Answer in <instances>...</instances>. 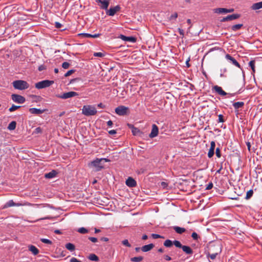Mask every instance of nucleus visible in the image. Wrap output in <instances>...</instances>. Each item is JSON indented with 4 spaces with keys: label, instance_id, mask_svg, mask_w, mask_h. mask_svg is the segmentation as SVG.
<instances>
[{
    "label": "nucleus",
    "instance_id": "nucleus-1",
    "mask_svg": "<svg viewBox=\"0 0 262 262\" xmlns=\"http://www.w3.org/2000/svg\"><path fill=\"white\" fill-rule=\"evenodd\" d=\"M208 256L211 259H214L216 256L221 253V248L219 244H212L209 247Z\"/></svg>",
    "mask_w": 262,
    "mask_h": 262
},
{
    "label": "nucleus",
    "instance_id": "nucleus-2",
    "mask_svg": "<svg viewBox=\"0 0 262 262\" xmlns=\"http://www.w3.org/2000/svg\"><path fill=\"white\" fill-rule=\"evenodd\" d=\"M110 160L106 158H96L90 163L91 166L95 168L96 171H100L103 168V163L109 162Z\"/></svg>",
    "mask_w": 262,
    "mask_h": 262
},
{
    "label": "nucleus",
    "instance_id": "nucleus-3",
    "mask_svg": "<svg viewBox=\"0 0 262 262\" xmlns=\"http://www.w3.org/2000/svg\"><path fill=\"white\" fill-rule=\"evenodd\" d=\"M95 107L91 105H84L82 109V113L86 116H94L97 114Z\"/></svg>",
    "mask_w": 262,
    "mask_h": 262
},
{
    "label": "nucleus",
    "instance_id": "nucleus-4",
    "mask_svg": "<svg viewBox=\"0 0 262 262\" xmlns=\"http://www.w3.org/2000/svg\"><path fill=\"white\" fill-rule=\"evenodd\" d=\"M13 87L17 90H24L29 88V83L24 80H17L12 83Z\"/></svg>",
    "mask_w": 262,
    "mask_h": 262
},
{
    "label": "nucleus",
    "instance_id": "nucleus-5",
    "mask_svg": "<svg viewBox=\"0 0 262 262\" xmlns=\"http://www.w3.org/2000/svg\"><path fill=\"white\" fill-rule=\"evenodd\" d=\"M53 83H54V81L53 80H44L36 83L35 86L37 89H41L49 87Z\"/></svg>",
    "mask_w": 262,
    "mask_h": 262
},
{
    "label": "nucleus",
    "instance_id": "nucleus-6",
    "mask_svg": "<svg viewBox=\"0 0 262 262\" xmlns=\"http://www.w3.org/2000/svg\"><path fill=\"white\" fill-rule=\"evenodd\" d=\"M115 113L119 116H125L129 113V108L124 105H120L115 108Z\"/></svg>",
    "mask_w": 262,
    "mask_h": 262
},
{
    "label": "nucleus",
    "instance_id": "nucleus-7",
    "mask_svg": "<svg viewBox=\"0 0 262 262\" xmlns=\"http://www.w3.org/2000/svg\"><path fill=\"white\" fill-rule=\"evenodd\" d=\"M78 95H79V94L77 93H76L75 92L71 91V92H69L67 93H64L62 95H58L56 96L59 98H61L63 99H67L68 98H71V97H75V96H77Z\"/></svg>",
    "mask_w": 262,
    "mask_h": 262
},
{
    "label": "nucleus",
    "instance_id": "nucleus-8",
    "mask_svg": "<svg viewBox=\"0 0 262 262\" xmlns=\"http://www.w3.org/2000/svg\"><path fill=\"white\" fill-rule=\"evenodd\" d=\"M11 98L14 102L19 104L24 103L26 101L24 97L18 94H12Z\"/></svg>",
    "mask_w": 262,
    "mask_h": 262
},
{
    "label": "nucleus",
    "instance_id": "nucleus-9",
    "mask_svg": "<svg viewBox=\"0 0 262 262\" xmlns=\"http://www.w3.org/2000/svg\"><path fill=\"white\" fill-rule=\"evenodd\" d=\"M96 2L100 5V7L102 9L107 10L110 4L109 0H96Z\"/></svg>",
    "mask_w": 262,
    "mask_h": 262
},
{
    "label": "nucleus",
    "instance_id": "nucleus-10",
    "mask_svg": "<svg viewBox=\"0 0 262 262\" xmlns=\"http://www.w3.org/2000/svg\"><path fill=\"white\" fill-rule=\"evenodd\" d=\"M159 133V128L158 127L156 124L152 125V129L151 133L149 135V137L150 138H153L157 137Z\"/></svg>",
    "mask_w": 262,
    "mask_h": 262
},
{
    "label": "nucleus",
    "instance_id": "nucleus-11",
    "mask_svg": "<svg viewBox=\"0 0 262 262\" xmlns=\"http://www.w3.org/2000/svg\"><path fill=\"white\" fill-rule=\"evenodd\" d=\"M25 204H22L21 203H15L13 202V200H9L8 202H7L3 207L2 209H6L8 207H12V206H20L24 205Z\"/></svg>",
    "mask_w": 262,
    "mask_h": 262
},
{
    "label": "nucleus",
    "instance_id": "nucleus-12",
    "mask_svg": "<svg viewBox=\"0 0 262 262\" xmlns=\"http://www.w3.org/2000/svg\"><path fill=\"white\" fill-rule=\"evenodd\" d=\"M120 10V7L117 5L114 7L111 8L106 11V14L109 16H114L115 13Z\"/></svg>",
    "mask_w": 262,
    "mask_h": 262
},
{
    "label": "nucleus",
    "instance_id": "nucleus-13",
    "mask_svg": "<svg viewBox=\"0 0 262 262\" xmlns=\"http://www.w3.org/2000/svg\"><path fill=\"white\" fill-rule=\"evenodd\" d=\"M118 38L125 41H129L132 42H135L137 40L136 37L133 36H126L124 35L121 34L119 36Z\"/></svg>",
    "mask_w": 262,
    "mask_h": 262
},
{
    "label": "nucleus",
    "instance_id": "nucleus-14",
    "mask_svg": "<svg viewBox=\"0 0 262 262\" xmlns=\"http://www.w3.org/2000/svg\"><path fill=\"white\" fill-rule=\"evenodd\" d=\"M212 89L214 90L217 94L221 96H225L226 95H231L230 94H228L225 92L221 86L215 85L213 87Z\"/></svg>",
    "mask_w": 262,
    "mask_h": 262
},
{
    "label": "nucleus",
    "instance_id": "nucleus-15",
    "mask_svg": "<svg viewBox=\"0 0 262 262\" xmlns=\"http://www.w3.org/2000/svg\"><path fill=\"white\" fill-rule=\"evenodd\" d=\"M215 146V143L214 141H212L210 143V147L208 152V157L209 158H211L213 157L214 154V149Z\"/></svg>",
    "mask_w": 262,
    "mask_h": 262
},
{
    "label": "nucleus",
    "instance_id": "nucleus-16",
    "mask_svg": "<svg viewBox=\"0 0 262 262\" xmlns=\"http://www.w3.org/2000/svg\"><path fill=\"white\" fill-rule=\"evenodd\" d=\"M126 185L129 187H134L137 185L136 181L132 178L129 177L126 180Z\"/></svg>",
    "mask_w": 262,
    "mask_h": 262
},
{
    "label": "nucleus",
    "instance_id": "nucleus-17",
    "mask_svg": "<svg viewBox=\"0 0 262 262\" xmlns=\"http://www.w3.org/2000/svg\"><path fill=\"white\" fill-rule=\"evenodd\" d=\"M128 126L132 129V132L134 136L139 135V134H142V132L137 127H135L133 125L128 124Z\"/></svg>",
    "mask_w": 262,
    "mask_h": 262
},
{
    "label": "nucleus",
    "instance_id": "nucleus-18",
    "mask_svg": "<svg viewBox=\"0 0 262 262\" xmlns=\"http://www.w3.org/2000/svg\"><path fill=\"white\" fill-rule=\"evenodd\" d=\"M226 58L227 59L230 60L232 63L233 64H234V66L238 68H240V64H239V63L235 60L234 58H233L230 55L227 54L226 55Z\"/></svg>",
    "mask_w": 262,
    "mask_h": 262
},
{
    "label": "nucleus",
    "instance_id": "nucleus-19",
    "mask_svg": "<svg viewBox=\"0 0 262 262\" xmlns=\"http://www.w3.org/2000/svg\"><path fill=\"white\" fill-rule=\"evenodd\" d=\"M100 34H91L89 33H80L78 34L79 36H81L82 37H85V38H97L98 37H99L100 36Z\"/></svg>",
    "mask_w": 262,
    "mask_h": 262
},
{
    "label": "nucleus",
    "instance_id": "nucleus-20",
    "mask_svg": "<svg viewBox=\"0 0 262 262\" xmlns=\"http://www.w3.org/2000/svg\"><path fill=\"white\" fill-rule=\"evenodd\" d=\"M154 245L153 244H149L148 245H144L141 248V250L144 252H148L150 251L154 247Z\"/></svg>",
    "mask_w": 262,
    "mask_h": 262
},
{
    "label": "nucleus",
    "instance_id": "nucleus-21",
    "mask_svg": "<svg viewBox=\"0 0 262 262\" xmlns=\"http://www.w3.org/2000/svg\"><path fill=\"white\" fill-rule=\"evenodd\" d=\"M44 110H40L36 108H30L29 112L32 114L39 115L42 114L44 112Z\"/></svg>",
    "mask_w": 262,
    "mask_h": 262
},
{
    "label": "nucleus",
    "instance_id": "nucleus-22",
    "mask_svg": "<svg viewBox=\"0 0 262 262\" xmlns=\"http://www.w3.org/2000/svg\"><path fill=\"white\" fill-rule=\"evenodd\" d=\"M181 249L187 254L191 255L193 253V250L189 246L183 245Z\"/></svg>",
    "mask_w": 262,
    "mask_h": 262
},
{
    "label": "nucleus",
    "instance_id": "nucleus-23",
    "mask_svg": "<svg viewBox=\"0 0 262 262\" xmlns=\"http://www.w3.org/2000/svg\"><path fill=\"white\" fill-rule=\"evenodd\" d=\"M57 172L55 170H52L51 171L45 174V177L46 179H52L56 177Z\"/></svg>",
    "mask_w": 262,
    "mask_h": 262
},
{
    "label": "nucleus",
    "instance_id": "nucleus-24",
    "mask_svg": "<svg viewBox=\"0 0 262 262\" xmlns=\"http://www.w3.org/2000/svg\"><path fill=\"white\" fill-rule=\"evenodd\" d=\"M262 8V1L258 3H254L251 6V9L253 10H257Z\"/></svg>",
    "mask_w": 262,
    "mask_h": 262
},
{
    "label": "nucleus",
    "instance_id": "nucleus-25",
    "mask_svg": "<svg viewBox=\"0 0 262 262\" xmlns=\"http://www.w3.org/2000/svg\"><path fill=\"white\" fill-rule=\"evenodd\" d=\"M244 105V102H236L233 103V106L235 110L242 108Z\"/></svg>",
    "mask_w": 262,
    "mask_h": 262
},
{
    "label": "nucleus",
    "instance_id": "nucleus-26",
    "mask_svg": "<svg viewBox=\"0 0 262 262\" xmlns=\"http://www.w3.org/2000/svg\"><path fill=\"white\" fill-rule=\"evenodd\" d=\"M214 13H227V9L223 8H216L213 10Z\"/></svg>",
    "mask_w": 262,
    "mask_h": 262
},
{
    "label": "nucleus",
    "instance_id": "nucleus-27",
    "mask_svg": "<svg viewBox=\"0 0 262 262\" xmlns=\"http://www.w3.org/2000/svg\"><path fill=\"white\" fill-rule=\"evenodd\" d=\"M173 229L177 233L179 234H182L186 231V229L184 228H182L178 226L173 227Z\"/></svg>",
    "mask_w": 262,
    "mask_h": 262
},
{
    "label": "nucleus",
    "instance_id": "nucleus-28",
    "mask_svg": "<svg viewBox=\"0 0 262 262\" xmlns=\"http://www.w3.org/2000/svg\"><path fill=\"white\" fill-rule=\"evenodd\" d=\"M29 250L34 255H37L39 253L37 248L33 245H31L29 247Z\"/></svg>",
    "mask_w": 262,
    "mask_h": 262
},
{
    "label": "nucleus",
    "instance_id": "nucleus-29",
    "mask_svg": "<svg viewBox=\"0 0 262 262\" xmlns=\"http://www.w3.org/2000/svg\"><path fill=\"white\" fill-rule=\"evenodd\" d=\"M228 21L238 19L240 17L241 15L238 14H233L232 15H228Z\"/></svg>",
    "mask_w": 262,
    "mask_h": 262
},
{
    "label": "nucleus",
    "instance_id": "nucleus-30",
    "mask_svg": "<svg viewBox=\"0 0 262 262\" xmlns=\"http://www.w3.org/2000/svg\"><path fill=\"white\" fill-rule=\"evenodd\" d=\"M16 126V122L15 121H13L9 124L7 128L10 130H13L15 129Z\"/></svg>",
    "mask_w": 262,
    "mask_h": 262
},
{
    "label": "nucleus",
    "instance_id": "nucleus-31",
    "mask_svg": "<svg viewBox=\"0 0 262 262\" xmlns=\"http://www.w3.org/2000/svg\"><path fill=\"white\" fill-rule=\"evenodd\" d=\"M66 248L71 251H73L75 249V246L74 245L70 243H67L66 245Z\"/></svg>",
    "mask_w": 262,
    "mask_h": 262
},
{
    "label": "nucleus",
    "instance_id": "nucleus-32",
    "mask_svg": "<svg viewBox=\"0 0 262 262\" xmlns=\"http://www.w3.org/2000/svg\"><path fill=\"white\" fill-rule=\"evenodd\" d=\"M164 246L166 247H171L173 245V242L170 239H166L163 244Z\"/></svg>",
    "mask_w": 262,
    "mask_h": 262
},
{
    "label": "nucleus",
    "instance_id": "nucleus-33",
    "mask_svg": "<svg viewBox=\"0 0 262 262\" xmlns=\"http://www.w3.org/2000/svg\"><path fill=\"white\" fill-rule=\"evenodd\" d=\"M243 24H236L232 26L231 27V29L233 31H236L237 30H239L243 27Z\"/></svg>",
    "mask_w": 262,
    "mask_h": 262
},
{
    "label": "nucleus",
    "instance_id": "nucleus-34",
    "mask_svg": "<svg viewBox=\"0 0 262 262\" xmlns=\"http://www.w3.org/2000/svg\"><path fill=\"white\" fill-rule=\"evenodd\" d=\"M89 259L92 261H97L99 260L98 257L95 254H91L89 256Z\"/></svg>",
    "mask_w": 262,
    "mask_h": 262
},
{
    "label": "nucleus",
    "instance_id": "nucleus-35",
    "mask_svg": "<svg viewBox=\"0 0 262 262\" xmlns=\"http://www.w3.org/2000/svg\"><path fill=\"white\" fill-rule=\"evenodd\" d=\"M143 259L142 256L134 257L130 258V260L134 262H140Z\"/></svg>",
    "mask_w": 262,
    "mask_h": 262
},
{
    "label": "nucleus",
    "instance_id": "nucleus-36",
    "mask_svg": "<svg viewBox=\"0 0 262 262\" xmlns=\"http://www.w3.org/2000/svg\"><path fill=\"white\" fill-rule=\"evenodd\" d=\"M249 66L251 68L252 71L253 73H255V61L254 60H251L249 62Z\"/></svg>",
    "mask_w": 262,
    "mask_h": 262
},
{
    "label": "nucleus",
    "instance_id": "nucleus-37",
    "mask_svg": "<svg viewBox=\"0 0 262 262\" xmlns=\"http://www.w3.org/2000/svg\"><path fill=\"white\" fill-rule=\"evenodd\" d=\"M173 244L177 248H181L183 246L181 242L177 240L173 241Z\"/></svg>",
    "mask_w": 262,
    "mask_h": 262
},
{
    "label": "nucleus",
    "instance_id": "nucleus-38",
    "mask_svg": "<svg viewBox=\"0 0 262 262\" xmlns=\"http://www.w3.org/2000/svg\"><path fill=\"white\" fill-rule=\"evenodd\" d=\"M78 231L82 234H85L88 232V230L84 227L79 228Z\"/></svg>",
    "mask_w": 262,
    "mask_h": 262
},
{
    "label": "nucleus",
    "instance_id": "nucleus-39",
    "mask_svg": "<svg viewBox=\"0 0 262 262\" xmlns=\"http://www.w3.org/2000/svg\"><path fill=\"white\" fill-rule=\"evenodd\" d=\"M253 190L251 189L250 190H249L247 192V194H246V199H250L253 195Z\"/></svg>",
    "mask_w": 262,
    "mask_h": 262
},
{
    "label": "nucleus",
    "instance_id": "nucleus-40",
    "mask_svg": "<svg viewBox=\"0 0 262 262\" xmlns=\"http://www.w3.org/2000/svg\"><path fill=\"white\" fill-rule=\"evenodd\" d=\"M20 107H21V106H17V105H15L13 104L10 108H9V111L10 112H12L17 110L18 108H20Z\"/></svg>",
    "mask_w": 262,
    "mask_h": 262
},
{
    "label": "nucleus",
    "instance_id": "nucleus-41",
    "mask_svg": "<svg viewBox=\"0 0 262 262\" xmlns=\"http://www.w3.org/2000/svg\"><path fill=\"white\" fill-rule=\"evenodd\" d=\"M151 236L154 239H157V238H164V236H161V235H160L159 234H155V233L151 234Z\"/></svg>",
    "mask_w": 262,
    "mask_h": 262
},
{
    "label": "nucleus",
    "instance_id": "nucleus-42",
    "mask_svg": "<svg viewBox=\"0 0 262 262\" xmlns=\"http://www.w3.org/2000/svg\"><path fill=\"white\" fill-rule=\"evenodd\" d=\"M42 133V128L40 127H38L35 128L33 133V134H38Z\"/></svg>",
    "mask_w": 262,
    "mask_h": 262
},
{
    "label": "nucleus",
    "instance_id": "nucleus-43",
    "mask_svg": "<svg viewBox=\"0 0 262 262\" xmlns=\"http://www.w3.org/2000/svg\"><path fill=\"white\" fill-rule=\"evenodd\" d=\"M122 244L126 247H130L131 245L129 243L127 239H124L122 241Z\"/></svg>",
    "mask_w": 262,
    "mask_h": 262
},
{
    "label": "nucleus",
    "instance_id": "nucleus-44",
    "mask_svg": "<svg viewBox=\"0 0 262 262\" xmlns=\"http://www.w3.org/2000/svg\"><path fill=\"white\" fill-rule=\"evenodd\" d=\"M94 56L95 57H102L105 56V54L102 52H95L94 53Z\"/></svg>",
    "mask_w": 262,
    "mask_h": 262
},
{
    "label": "nucleus",
    "instance_id": "nucleus-45",
    "mask_svg": "<svg viewBox=\"0 0 262 262\" xmlns=\"http://www.w3.org/2000/svg\"><path fill=\"white\" fill-rule=\"evenodd\" d=\"M178 17V13L177 12H174L172 14L169 18V20H171L172 19H175Z\"/></svg>",
    "mask_w": 262,
    "mask_h": 262
},
{
    "label": "nucleus",
    "instance_id": "nucleus-46",
    "mask_svg": "<svg viewBox=\"0 0 262 262\" xmlns=\"http://www.w3.org/2000/svg\"><path fill=\"white\" fill-rule=\"evenodd\" d=\"M40 241L42 243H45V244H51L52 243L51 241H50L48 239H46V238H41Z\"/></svg>",
    "mask_w": 262,
    "mask_h": 262
},
{
    "label": "nucleus",
    "instance_id": "nucleus-47",
    "mask_svg": "<svg viewBox=\"0 0 262 262\" xmlns=\"http://www.w3.org/2000/svg\"><path fill=\"white\" fill-rule=\"evenodd\" d=\"M215 155L217 158H220L221 157V150L220 148L217 147L215 150Z\"/></svg>",
    "mask_w": 262,
    "mask_h": 262
},
{
    "label": "nucleus",
    "instance_id": "nucleus-48",
    "mask_svg": "<svg viewBox=\"0 0 262 262\" xmlns=\"http://www.w3.org/2000/svg\"><path fill=\"white\" fill-rule=\"evenodd\" d=\"M75 72V70H69V71H68L65 74H64V76L65 77H68L70 75H71L72 74L74 73Z\"/></svg>",
    "mask_w": 262,
    "mask_h": 262
},
{
    "label": "nucleus",
    "instance_id": "nucleus-49",
    "mask_svg": "<svg viewBox=\"0 0 262 262\" xmlns=\"http://www.w3.org/2000/svg\"><path fill=\"white\" fill-rule=\"evenodd\" d=\"M69 66H70V64H69V63H68L67 62H64L62 64V67L64 69H67L69 68Z\"/></svg>",
    "mask_w": 262,
    "mask_h": 262
},
{
    "label": "nucleus",
    "instance_id": "nucleus-50",
    "mask_svg": "<svg viewBox=\"0 0 262 262\" xmlns=\"http://www.w3.org/2000/svg\"><path fill=\"white\" fill-rule=\"evenodd\" d=\"M191 237L194 240H197L199 238V236L196 232H193L191 235Z\"/></svg>",
    "mask_w": 262,
    "mask_h": 262
},
{
    "label": "nucleus",
    "instance_id": "nucleus-51",
    "mask_svg": "<svg viewBox=\"0 0 262 262\" xmlns=\"http://www.w3.org/2000/svg\"><path fill=\"white\" fill-rule=\"evenodd\" d=\"M225 121L224 117L222 115L220 114L219 115V122H224Z\"/></svg>",
    "mask_w": 262,
    "mask_h": 262
},
{
    "label": "nucleus",
    "instance_id": "nucleus-52",
    "mask_svg": "<svg viewBox=\"0 0 262 262\" xmlns=\"http://www.w3.org/2000/svg\"><path fill=\"white\" fill-rule=\"evenodd\" d=\"M213 187V183L212 182L209 183L207 186L206 189L210 190Z\"/></svg>",
    "mask_w": 262,
    "mask_h": 262
},
{
    "label": "nucleus",
    "instance_id": "nucleus-53",
    "mask_svg": "<svg viewBox=\"0 0 262 262\" xmlns=\"http://www.w3.org/2000/svg\"><path fill=\"white\" fill-rule=\"evenodd\" d=\"M45 69H46V66H44L43 64L40 65V66H39V67L38 68V70L39 71H42Z\"/></svg>",
    "mask_w": 262,
    "mask_h": 262
},
{
    "label": "nucleus",
    "instance_id": "nucleus-54",
    "mask_svg": "<svg viewBox=\"0 0 262 262\" xmlns=\"http://www.w3.org/2000/svg\"><path fill=\"white\" fill-rule=\"evenodd\" d=\"M89 239L93 243H96L97 242V238L94 237H90Z\"/></svg>",
    "mask_w": 262,
    "mask_h": 262
},
{
    "label": "nucleus",
    "instance_id": "nucleus-55",
    "mask_svg": "<svg viewBox=\"0 0 262 262\" xmlns=\"http://www.w3.org/2000/svg\"><path fill=\"white\" fill-rule=\"evenodd\" d=\"M70 262H82L81 261L77 259L75 257H72L71 259H70Z\"/></svg>",
    "mask_w": 262,
    "mask_h": 262
},
{
    "label": "nucleus",
    "instance_id": "nucleus-56",
    "mask_svg": "<svg viewBox=\"0 0 262 262\" xmlns=\"http://www.w3.org/2000/svg\"><path fill=\"white\" fill-rule=\"evenodd\" d=\"M55 26L56 28L59 29L61 27L62 25L59 22H56Z\"/></svg>",
    "mask_w": 262,
    "mask_h": 262
},
{
    "label": "nucleus",
    "instance_id": "nucleus-57",
    "mask_svg": "<svg viewBox=\"0 0 262 262\" xmlns=\"http://www.w3.org/2000/svg\"><path fill=\"white\" fill-rule=\"evenodd\" d=\"M164 258L166 260H167V261H169V260H171V258L169 256H168V255H165L164 256Z\"/></svg>",
    "mask_w": 262,
    "mask_h": 262
},
{
    "label": "nucleus",
    "instance_id": "nucleus-58",
    "mask_svg": "<svg viewBox=\"0 0 262 262\" xmlns=\"http://www.w3.org/2000/svg\"><path fill=\"white\" fill-rule=\"evenodd\" d=\"M108 133L110 134V135H114V134H116V130H111L108 132Z\"/></svg>",
    "mask_w": 262,
    "mask_h": 262
},
{
    "label": "nucleus",
    "instance_id": "nucleus-59",
    "mask_svg": "<svg viewBox=\"0 0 262 262\" xmlns=\"http://www.w3.org/2000/svg\"><path fill=\"white\" fill-rule=\"evenodd\" d=\"M178 31H179V33H180L181 35H183V36L184 35V30H183V29H180V28H179Z\"/></svg>",
    "mask_w": 262,
    "mask_h": 262
},
{
    "label": "nucleus",
    "instance_id": "nucleus-60",
    "mask_svg": "<svg viewBox=\"0 0 262 262\" xmlns=\"http://www.w3.org/2000/svg\"><path fill=\"white\" fill-rule=\"evenodd\" d=\"M107 124L109 126H112L113 124V123L112 121L109 120L107 122Z\"/></svg>",
    "mask_w": 262,
    "mask_h": 262
},
{
    "label": "nucleus",
    "instance_id": "nucleus-61",
    "mask_svg": "<svg viewBox=\"0 0 262 262\" xmlns=\"http://www.w3.org/2000/svg\"><path fill=\"white\" fill-rule=\"evenodd\" d=\"M98 107H100V108H104L105 107V105H103L102 103H100L98 104Z\"/></svg>",
    "mask_w": 262,
    "mask_h": 262
},
{
    "label": "nucleus",
    "instance_id": "nucleus-62",
    "mask_svg": "<svg viewBox=\"0 0 262 262\" xmlns=\"http://www.w3.org/2000/svg\"><path fill=\"white\" fill-rule=\"evenodd\" d=\"M100 240L102 241H104V242H107V241H108V238L107 237H101L100 238Z\"/></svg>",
    "mask_w": 262,
    "mask_h": 262
},
{
    "label": "nucleus",
    "instance_id": "nucleus-63",
    "mask_svg": "<svg viewBox=\"0 0 262 262\" xmlns=\"http://www.w3.org/2000/svg\"><path fill=\"white\" fill-rule=\"evenodd\" d=\"M228 21V16L223 18V19H221V21H222V22H225V21Z\"/></svg>",
    "mask_w": 262,
    "mask_h": 262
},
{
    "label": "nucleus",
    "instance_id": "nucleus-64",
    "mask_svg": "<svg viewBox=\"0 0 262 262\" xmlns=\"http://www.w3.org/2000/svg\"><path fill=\"white\" fill-rule=\"evenodd\" d=\"M148 238V236L146 235V234H144L142 237V239L143 240H146Z\"/></svg>",
    "mask_w": 262,
    "mask_h": 262
}]
</instances>
